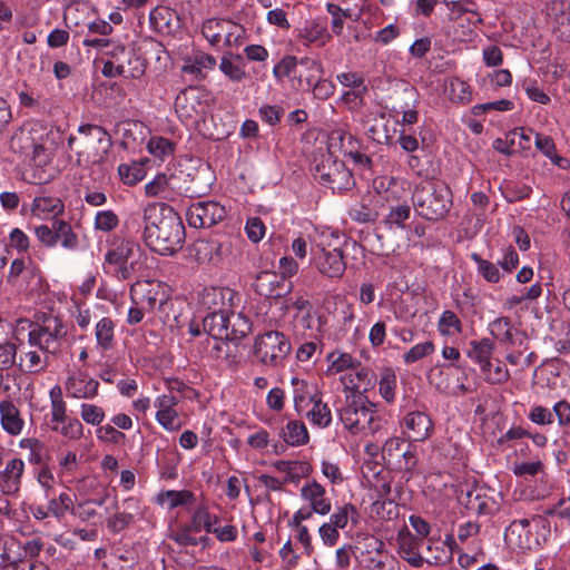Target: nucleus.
I'll use <instances>...</instances> for the list:
<instances>
[{"label": "nucleus", "instance_id": "dca6fc26", "mask_svg": "<svg viewBox=\"0 0 570 570\" xmlns=\"http://www.w3.org/2000/svg\"><path fill=\"white\" fill-rule=\"evenodd\" d=\"M186 215L190 227L209 228L226 216V209L217 202L202 200L191 204Z\"/></svg>", "mask_w": 570, "mask_h": 570}, {"label": "nucleus", "instance_id": "603ef678", "mask_svg": "<svg viewBox=\"0 0 570 570\" xmlns=\"http://www.w3.org/2000/svg\"><path fill=\"white\" fill-rule=\"evenodd\" d=\"M445 88L450 99L453 101L468 104L472 99V90L470 85L460 78H450Z\"/></svg>", "mask_w": 570, "mask_h": 570}, {"label": "nucleus", "instance_id": "79ce46f5", "mask_svg": "<svg viewBox=\"0 0 570 570\" xmlns=\"http://www.w3.org/2000/svg\"><path fill=\"white\" fill-rule=\"evenodd\" d=\"M299 36L308 45H313L318 48L324 47L332 39L326 24L318 20H313L302 28Z\"/></svg>", "mask_w": 570, "mask_h": 570}, {"label": "nucleus", "instance_id": "de8ad7c7", "mask_svg": "<svg viewBox=\"0 0 570 570\" xmlns=\"http://www.w3.org/2000/svg\"><path fill=\"white\" fill-rule=\"evenodd\" d=\"M436 328L441 336L454 337L462 333L463 325L455 312L445 309L440 314Z\"/></svg>", "mask_w": 570, "mask_h": 570}, {"label": "nucleus", "instance_id": "72a5a7b5", "mask_svg": "<svg viewBox=\"0 0 570 570\" xmlns=\"http://www.w3.org/2000/svg\"><path fill=\"white\" fill-rule=\"evenodd\" d=\"M254 288L261 296L279 297L284 289V281L277 273L264 271L257 275Z\"/></svg>", "mask_w": 570, "mask_h": 570}, {"label": "nucleus", "instance_id": "c85d7f7f", "mask_svg": "<svg viewBox=\"0 0 570 570\" xmlns=\"http://www.w3.org/2000/svg\"><path fill=\"white\" fill-rule=\"evenodd\" d=\"M421 541L415 538L406 528L397 534L399 554L414 567H421L424 558L420 553Z\"/></svg>", "mask_w": 570, "mask_h": 570}, {"label": "nucleus", "instance_id": "774afa93", "mask_svg": "<svg viewBox=\"0 0 570 570\" xmlns=\"http://www.w3.org/2000/svg\"><path fill=\"white\" fill-rule=\"evenodd\" d=\"M371 511L382 520H392L397 517L399 507L391 499H377L373 502Z\"/></svg>", "mask_w": 570, "mask_h": 570}, {"label": "nucleus", "instance_id": "39448f33", "mask_svg": "<svg viewBox=\"0 0 570 570\" xmlns=\"http://www.w3.org/2000/svg\"><path fill=\"white\" fill-rule=\"evenodd\" d=\"M298 497L302 505L293 513L289 520L291 525L298 527L309 520L313 514L324 517L332 511V499L326 488L315 479H309L301 485Z\"/></svg>", "mask_w": 570, "mask_h": 570}, {"label": "nucleus", "instance_id": "5701e85b", "mask_svg": "<svg viewBox=\"0 0 570 570\" xmlns=\"http://www.w3.org/2000/svg\"><path fill=\"white\" fill-rule=\"evenodd\" d=\"M26 464L20 458H12L0 470V491L3 494H16L20 490Z\"/></svg>", "mask_w": 570, "mask_h": 570}, {"label": "nucleus", "instance_id": "ddd939ff", "mask_svg": "<svg viewBox=\"0 0 570 570\" xmlns=\"http://www.w3.org/2000/svg\"><path fill=\"white\" fill-rule=\"evenodd\" d=\"M66 336L67 327L63 322L51 316L46 318L42 325L29 332L28 343L32 347L42 348L53 355L61 350Z\"/></svg>", "mask_w": 570, "mask_h": 570}, {"label": "nucleus", "instance_id": "052dcab7", "mask_svg": "<svg viewBox=\"0 0 570 570\" xmlns=\"http://www.w3.org/2000/svg\"><path fill=\"white\" fill-rule=\"evenodd\" d=\"M396 386L397 382L394 371L391 368H385L381 373L379 381V391L381 396L389 403L393 402L395 399Z\"/></svg>", "mask_w": 570, "mask_h": 570}, {"label": "nucleus", "instance_id": "13d9d810", "mask_svg": "<svg viewBox=\"0 0 570 570\" xmlns=\"http://www.w3.org/2000/svg\"><path fill=\"white\" fill-rule=\"evenodd\" d=\"M51 429L69 440H79L83 435V425L76 417H67L59 424H53Z\"/></svg>", "mask_w": 570, "mask_h": 570}, {"label": "nucleus", "instance_id": "bf43d9fd", "mask_svg": "<svg viewBox=\"0 0 570 570\" xmlns=\"http://www.w3.org/2000/svg\"><path fill=\"white\" fill-rule=\"evenodd\" d=\"M107 495L100 497L95 500H81L79 501L73 509L72 515L79 518L81 521L89 522L92 521L97 515V511L94 508V504L102 505L106 501Z\"/></svg>", "mask_w": 570, "mask_h": 570}, {"label": "nucleus", "instance_id": "f257e3e1", "mask_svg": "<svg viewBox=\"0 0 570 570\" xmlns=\"http://www.w3.org/2000/svg\"><path fill=\"white\" fill-rule=\"evenodd\" d=\"M144 239L151 250L169 256L185 242V227L178 213L166 204L151 203L144 208Z\"/></svg>", "mask_w": 570, "mask_h": 570}, {"label": "nucleus", "instance_id": "680f3d73", "mask_svg": "<svg viewBox=\"0 0 570 570\" xmlns=\"http://www.w3.org/2000/svg\"><path fill=\"white\" fill-rule=\"evenodd\" d=\"M35 141L36 139L32 136L31 131L21 129L12 136L10 141V148L14 153L29 157Z\"/></svg>", "mask_w": 570, "mask_h": 570}, {"label": "nucleus", "instance_id": "f03ea898", "mask_svg": "<svg viewBox=\"0 0 570 570\" xmlns=\"http://www.w3.org/2000/svg\"><path fill=\"white\" fill-rule=\"evenodd\" d=\"M68 145L77 156V164L87 168L109 160L112 139L101 126L86 124L78 128L77 135L69 137Z\"/></svg>", "mask_w": 570, "mask_h": 570}, {"label": "nucleus", "instance_id": "338daca9", "mask_svg": "<svg viewBox=\"0 0 570 570\" xmlns=\"http://www.w3.org/2000/svg\"><path fill=\"white\" fill-rule=\"evenodd\" d=\"M291 385L293 387V401L297 412H301L302 405L307 397H311V386L307 381L298 376L291 379Z\"/></svg>", "mask_w": 570, "mask_h": 570}, {"label": "nucleus", "instance_id": "473e14b6", "mask_svg": "<svg viewBox=\"0 0 570 570\" xmlns=\"http://www.w3.org/2000/svg\"><path fill=\"white\" fill-rule=\"evenodd\" d=\"M234 292L224 287L206 288L202 295V304L209 312L228 311L232 307Z\"/></svg>", "mask_w": 570, "mask_h": 570}, {"label": "nucleus", "instance_id": "c9c22d12", "mask_svg": "<svg viewBox=\"0 0 570 570\" xmlns=\"http://www.w3.org/2000/svg\"><path fill=\"white\" fill-rule=\"evenodd\" d=\"M326 362L327 368L325 373L327 376L350 373L360 363L352 354L338 350L328 353Z\"/></svg>", "mask_w": 570, "mask_h": 570}, {"label": "nucleus", "instance_id": "37998d69", "mask_svg": "<svg viewBox=\"0 0 570 570\" xmlns=\"http://www.w3.org/2000/svg\"><path fill=\"white\" fill-rule=\"evenodd\" d=\"M96 347L101 352L115 345V322L110 317L100 318L95 325Z\"/></svg>", "mask_w": 570, "mask_h": 570}, {"label": "nucleus", "instance_id": "423d86ee", "mask_svg": "<svg viewBox=\"0 0 570 570\" xmlns=\"http://www.w3.org/2000/svg\"><path fill=\"white\" fill-rule=\"evenodd\" d=\"M101 73L107 78L124 77L139 79L146 71V62L134 50L117 43L112 49L104 51Z\"/></svg>", "mask_w": 570, "mask_h": 570}, {"label": "nucleus", "instance_id": "4be33fe9", "mask_svg": "<svg viewBox=\"0 0 570 570\" xmlns=\"http://www.w3.org/2000/svg\"><path fill=\"white\" fill-rule=\"evenodd\" d=\"M346 395L363 394L374 385V374L360 362L350 373L340 376Z\"/></svg>", "mask_w": 570, "mask_h": 570}, {"label": "nucleus", "instance_id": "1a4fd4ad", "mask_svg": "<svg viewBox=\"0 0 570 570\" xmlns=\"http://www.w3.org/2000/svg\"><path fill=\"white\" fill-rule=\"evenodd\" d=\"M174 106L178 118L184 124L193 126L209 111V95L199 87L190 86L178 92Z\"/></svg>", "mask_w": 570, "mask_h": 570}, {"label": "nucleus", "instance_id": "e2e57ef3", "mask_svg": "<svg viewBox=\"0 0 570 570\" xmlns=\"http://www.w3.org/2000/svg\"><path fill=\"white\" fill-rule=\"evenodd\" d=\"M365 547L366 550L361 553L362 562L367 570H372V564L379 561L381 556L386 553L384 551V543L376 538H371L367 540Z\"/></svg>", "mask_w": 570, "mask_h": 570}, {"label": "nucleus", "instance_id": "6e6552de", "mask_svg": "<svg viewBox=\"0 0 570 570\" xmlns=\"http://www.w3.org/2000/svg\"><path fill=\"white\" fill-rule=\"evenodd\" d=\"M170 287L158 279H141L130 286L131 304L142 306L147 314L160 312L168 304Z\"/></svg>", "mask_w": 570, "mask_h": 570}, {"label": "nucleus", "instance_id": "a878e982", "mask_svg": "<svg viewBox=\"0 0 570 570\" xmlns=\"http://www.w3.org/2000/svg\"><path fill=\"white\" fill-rule=\"evenodd\" d=\"M272 465L277 472L284 474L282 480L285 484H298L302 479L308 478L312 473L311 464L301 460H277Z\"/></svg>", "mask_w": 570, "mask_h": 570}, {"label": "nucleus", "instance_id": "20e7f679", "mask_svg": "<svg viewBox=\"0 0 570 570\" xmlns=\"http://www.w3.org/2000/svg\"><path fill=\"white\" fill-rule=\"evenodd\" d=\"M416 214L428 220H439L450 210L451 191L443 184L425 183L416 186L412 196Z\"/></svg>", "mask_w": 570, "mask_h": 570}, {"label": "nucleus", "instance_id": "3c124183", "mask_svg": "<svg viewBox=\"0 0 570 570\" xmlns=\"http://www.w3.org/2000/svg\"><path fill=\"white\" fill-rule=\"evenodd\" d=\"M411 216V207L406 204H399L390 206V210L383 219V223L389 229H403L405 222Z\"/></svg>", "mask_w": 570, "mask_h": 570}, {"label": "nucleus", "instance_id": "a18cd8bd", "mask_svg": "<svg viewBox=\"0 0 570 570\" xmlns=\"http://www.w3.org/2000/svg\"><path fill=\"white\" fill-rule=\"evenodd\" d=\"M469 345L468 357L479 364L480 368L488 367L494 352V343L490 338H482L471 341Z\"/></svg>", "mask_w": 570, "mask_h": 570}, {"label": "nucleus", "instance_id": "9d476101", "mask_svg": "<svg viewBox=\"0 0 570 570\" xmlns=\"http://www.w3.org/2000/svg\"><path fill=\"white\" fill-rule=\"evenodd\" d=\"M202 33L210 46L217 49L238 48L244 43L246 36L243 26L225 19L206 20Z\"/></svg>", "mask_w": 570, "mask_h": 570}, {"label": "nucleus", "instance_id": "864d4df0", "mask_svg": "<svg viewBox=\"0 0 570 570\" xmlns=\"http://www.w3.org/2000/svg\"><path fill=\"white\" fill-rule=\"evenodd\" d=\"M228 334L229 340H239L245 337L252 331L250 321L242 313H234L228 309Z\"/></svg>", "mask_w": 570, "mask_h": 570}, {"label": "nucleus", "instance_id": "f3484780", "mask_svg": "<svg viewBox=\"0 0 570 570\" xmlns=\"http://www.w3.org/2000/svg\"><path fill=\"white\" fill-rule=\"evenodd\" d=\"M65 212L63 202L56 196L41 194L36 196L30 204H23L20 213L23 216L39 220H58Z\"/></svg>", "mask_w": 570, "mask_h": 570}, {"label": "nucleus", "instance_id": "09e8293b", "mask_svg": "<svg viewBox=\"0 0 570 570\" xmlns=\"http://www.w3.org/2000/svg\"><path fill=\"white\" fill-rule=\"evenodd\" d=\"M312 409L306 412L309 422L321 429L327 428L332 423V413L328 405L321 399L311 396Z\"/></svg>", "mask_w": 570, "mask_h": 570}, {"label": "nucleus", "instance_id": "f704fd0d", "mask_svg": "<svg viewBox=\"0 0 570 570\" xmlns=\"http://www.w3.org/2000/svg\"><path fill=\"white\" fill-rule=\"evenodd\" d=\"M278 436L289 446L298 448L309 441V434L304 422L299 420H288L281 429Z\"/></svg>", "mask_w": 570, "mask_h": 570}, {"label": "nucleus", "instance_id": "b1692460", "mask_svg": "<svg viewBox=\"0 0 570 570\" xmlns=\"http://www.w3.org/2000/svg\"><path fill=\"white\" fill-rule=\"evenodd\" d=\"M177 183L178 178L175 175L158 174L145 185V194L148 197L174 200L180 194Z\"/></svg>", "mask_w": 570, "mask_h": 570}, {"label": "nucleus", "instance_id": "393cba45", "mask_svg": "<svg viewBox=\"0 0 570 570\" xmlns=\"http://www.w3.org/2000/svg\"><path fill=\"white\" fill-rule=\"evenodd\" d=\"M309 233L311 254L341 248V234L327 226H313Z\"/></svg>", "mask_w": 570, "mask_h": 570}, {"label": "nucleus", "instance_id": "a19ab883", "mask_svg": "<svg viewBox=\"0 0 570 570\" xmlns=\"http://www.w3.org/2000/svg\"><path fill=\"white\" fill-rule=\"evenodd\" d=\"M204 328L214 338H230L228 334V311L209 312L204 317Z\"/></svg>", "mask_w": 570, "mask_h": 570}, {"label": "nucleus", "instance_id": "c03bdc74", "mask_svg": "<svg viewBox=\"0 0 570 570\" xmlns=\"http://www.w3.org/2000/svg\"><path fill=\"white\" fill-rule=\"evenodd\" d=\"M216 66V59L208 53L197 52L185 60L181 70L194 76H204Z\"/></svg>", "mask_w": 570, "mask_h": 570}, {"label": "nucleus", "instance_id": "a211bd4d", "mask_svg": "<svg viewBox=\"0 0 570 570\" xmlns=\"http://www.w3.org/2000/svg\"><path fill=\"white\" fill-rule=\"evenodd\" d=\"M67 396L76 400H92L98 395L99 382L82 370L71 371L63 384Z\"/></svg>", "mask_w": 570, "mask_h": 570}, {"label": "nucleus", "instance_id": "c756f323", "mask_svg": "<svg viewBox=\"0 0 570 570\" xmlns=\"http://www.w3.org/2000/svg\"><path fill=\"white\" fill-rule=\"evenodd\" d=\"M453 544H455V539L452 534H446L444 540L430 539L424 560L430 564L436 566L448 563L452 559Z\"/></svg>", "mask_w": 570, "mask_h": 570}, {"label": "nucleus", "instance_id": "4d7b16f0", "mask_svg": "<svg viewBox=\"0 0 570 570\" xmlns=\"http://www.w3.org/2000/svg\"><path fill=\"white\" fill-rule=\"evenodd\" d=\"M118 175L125 185L134 186L144 179L145 169L137 161L120 164L118 166Z\"/></svg>", "mask_w": 570, "mask_h": 570}, {"label": "nucleus", "instance_id": "aec40b11", "mask_svg": "<svg viewBox=\"0 0 570 570\" xmlns=\"http://www.w3.org/2000/svg\"><path fill=\"white\" fill-rule=\"evenodd\" d=\"M311 263L322 275L332 278L341 277L346 269L341 248L312 253Z\"/></svg>", "mask_w": 570, "mask_h": 570}, {"label": "nucleus", "instance_id": "58836bf2", "mask_svg": "<svg viewBox=\"0 0 570 570\" xmlns=\"http://www.w3.org/2000/svg\"><path fill=\"white\" fill-rule=\"evenodd\" d=\"M374 189L390 205H399L404 196L403 184L391 177H379L373 181Z\"/></svg>", "mask_w": 570, "mask_h": 570}, {"label": "nucleus", "instance_id": "2eb2a0df", "mask_svg": "<svg viewBox=\"0 0 570 570\" xmlns=\"http://www.w3.org/2000/svg\"><path fill=\"white\" fill-rule=\"evenodd\" d=\"M358 512L352 503H344L336 507L328 520L318 528V535L326 547H334L340 540V529L347 527L348 522L357 523Z\"/></svg>", "mask_w": 570, "mask_h": 570}, {"label": "nucleus", "instance_id": "ea45409f", "mask_svg": "<svg viewBox=\"0 0 570 570\" xmlns=\"http://www.w3.org/2000/svg\"><path fill=\"white\" fill-rule=\"evenodd\" d=\"M194 501L195 494L188 490H163L155 498V502L167 510L187 507Z\"/></svg>", "mask_w": 570, "mask_h": 570}, {"label": "nucleus", "instance_id": "49530a36", "mask_svg": "<svg viewBox=\"0 0 570 570\" xmlns=\"http://www.w3.org/2000/svg\"><path fill=\"white\" fill-rule=\"evenodd\" d=\"M491 334L500 342L510 344L512 346H522L523 340L518 338V333L512 331L510 321L507 317H499L490 324Z\"/></svg>", "mask_w": 570, "mask_h": 570}, {"label": "nucleus", "instance_id": "0e129e2a", "mask_svg": "<svg viewBox=\"0 0 570 570\" xmlns=\"http://www.w3.org/2000/svg\"><path fill=\"white\" fill-rule=\"evenodd\" d=\"M48 509L57 519H61L67 512L72 514L75 503L68 493L62 492L58 498H53L48 501Z\"/></svg>", "mask_w": 570, "mask_h": 570}, {"label": "nucleus", "instance_id": "6e6d98bb", "mask_svg": "<svg viewBox=\"0 0 570 570\" xmlns=\"http://www.w3.org/2000/svg\"><path fill=\"white\" fill-rule=\"evenodd\" d=\"M53 228L56 229V244L60 242L66 249H75L78 246V237L67 222L55 220Z\"/></svg>", "mask_w": 570, "mask_h": 570}, {"label": "nucleus", "instance_id": "7c9ffc66", "mask_svg": "<svg viewBox=\"0 0 570 570\" xmlns=\"http://www.w3.org/2000/svg\"><path fill=\"white\" fill-rule=\"evenodd\" d=\"M0 423L2 429L12 436H17L23 431L24 421L19 409L10 400L0 402Z\"/></svg>", "mask_w": 570, "mask_h": 570}, {"label": "nucleus", "instance_id": "0eeeda50", "mask_svg": "<svg viewBox=\"0 0 570 570\" xmlns=\"http://www.w3.org/2000/svg\"><path fill=\"white\" fill-rule=\"evenodd\" d=\"M142 250L131 240L115 242L105 255V267L119 279H128L139 266Z\"/></svg>", "mask_w": 570, "mask_h": 570}, {"label": "nucleus", "instance_id": "8fccbe9b", "mask_svg": "<svg viewBox=\"0 0 570 570\" xmlns=\"http://www.w3.org/2000/svg\"><path fill=\"white\" fill-rule=\"evenodd\" d=\"M49 401H50V422L51 424H59L60 421H63L68 417L67 415V403L65 402L62 387L58 384L53 385L49 390Z\"/></svg>", "mask_w": 570, "mask_h": 570}, {"label": "nucleus", "instance_id": "7ed1b4c3", "mask_svg": "<svg viewBox=\"0 0 570 570\" xmlns=\"http://www.w3.org/2000/svg\"><path fill=\"white\" fill-rule=\"evenodd\" d=\"M340 420L352 434L368 435L381 428L374 403L363 394L345 395Z\"/></svg>", "mask_w": 570, "mask_h": 570}, {"label": "nucleus", "instance_id": "5fc2aeb1", "mask_svg": "<svg viewBox=\"0 0 570 570\" xmlns=\"http://www.w3.org/2000/svg\"><path fill=\"white\" fill-rule=\"evenodd\" d=\"M148 153L164 161L168 157L173 156L175 151V144L169 139L161 136H153L147 142Z\"/></svg>", "mask_w": 570, "mask_h": 570}, {"label": "nucleus", "instance_id": "e433bc0d", "mask_svg": "<svg viewBox=\"0 0 570 570\" xmlns=\"http://www.w3.org/2000/svg\"><path fill=\"white\" fill-rule=\"evenodd\" d=\"M193 256L200 264H217L222 259V244L216 239H198L194 243Z\"/></svg>", "mask_w": 570, "mask_h": 570}, {"label": "nucleus", "instance_id": "2f4dec72", "mask_svg": "<svg viewBox=\"0 0 570 570\" xmlns=\"http://www.w3.org/2000/svg\"><path fill=\"white\" fill-rule=\"evenodd\" d=\"M320 178L333 190H347L354 185L352 173L345 168L343 163L333 161V167L328 171H322Z\"/></svg>", "mask_w": 570, "mask_h": 570}, {"label": "nucleus", "instance_id": "412c9836", "mask_svg": "<svg viewBox=\"0 0 570 570\" xmlns=\"http://www.w3.org/2000/svg\"><path fill=\"white\" fill-rule=\"evenodd\" d=\"M532 131L523 128H514L505 134L504 138H497L492 146L503 155H513L531 149Z\"/></svg>", "mask_w": 570, "mask_h": 570}, {"label": "nucleus", "instance_id": "69168bd1", "mask_svg": "<svg viewBox=\"0 0 570 570\" xmlns=\"http://www.w3.org/2000/svg\"><path fill=\"white\" fill-rule=\"evenodd\" d=\"M216 523L217 517L212 515L205 507H198L195 510L191 520L194 531L200 532L205 530L210 533Z\"/></svg>", "mask_w": 570, "mask_h": 570}, {"label": "nucleus", "instance_id": "bb28decb", "mask_svg": "<svg viewBox=\"0 0 570 570\" xmlns=\"http://www.w3.org/2000/svg\"><path fill=\"white\" fill-rule=\"evenodd\" d=\"M403 424L407 431V438L415 442L426 440L433 428L430 416L419 411L407 413Z\"/></svg>", "mask_w": 570, "mask_h": 570}, {"label": "nucleus", "instance_id": "6ab92c4d", "mask_svg": "<svg viewBox=\"0 0 570 570\" xmlns=\"http://www.w3.org/2000/svg\"><path fill=\"white\" fill-rule=\"evenodd\" d=\"M505 542L513 549L532 550L538 549L530 519L515 520L510 523L504 532Z\"/></svg>", "mask_w": 570, "mask_h": 570}, {"label": "nucleus", "instance_id": "cd10ccee", "mask_svg": "<svg viewBox=\"0 0 570 570\" xmlns=\"http://www.w3.org/2000/svg\"><path fill=\"white\" fill-rule=\"evenodd\" d=\"M49 352L42 348L32 347L28 343V348L22 350L19 356V367L26 373H41L46 371L49 365Z\"/></svg>", "mask_w": 570, "mask_h": 570}, {"label": "nucleus", "instance_id": "4468645a", "mask_svg": "<svg viewBox=\"0 0 570 570\" xmlns=\"http://www.w3.org/2000/svg\"><path fill=\"white\" fill-rule=\"evenodd\" d=\"M179 400L170 391L155 397V420L169 433H176L186 424V415L178 409Z\"/></svg>", "mask_w": 570, "mask_h": 570}, {"label": "nucleus", "instance_id": "f8f14e48", "mask_svg": "<svg viewBox=\"0 0 570 570\" xmlns=\"http://www.w3.org/2000/svg\"><path fill=\"white\" fill-rule=\"evenodd\" d=\"M289 351L291 343L281 332L269 331L255 338L254 354L266 366L282 365Z\"/></svg>", "mask_w": 570, "mask_h": 570}, {"label": "nucleus", "instance_id": "4c0bfd02", "mask_svg": "<svg viewBox=\"0 0 570 570\" xmlns=\"http://www.w3.org/2000/svg\"><path fill=\"white\" fill-rule=\"evenodd\" d=\"M327 148L330 154L351 155L354 159L361 160L363 158L360 154H353V138L344 128L333 129L327 139Z\"/></svg>", "mask_w": 570, "mask_h": 570}, {"label": "nucleus", "instance_id": "9b49d317", "mask_svg": "<svg viewBox=\"0 0 570 570\" xmlns=\"http://www.w3.org/2000/svg\"><path fill=\"white\" fill-rule=\"evenodd\" d=\"M304 72L308 73L306 82L311 87L312 80L322 76L323 66L314 59L303 58L298 60L293 56H286L273 68V75L278 81L291 78L295 89L302 87Z\"/></svg>", "mask_w": 570, "mask_h": 570}]
</instances>
